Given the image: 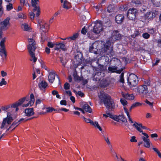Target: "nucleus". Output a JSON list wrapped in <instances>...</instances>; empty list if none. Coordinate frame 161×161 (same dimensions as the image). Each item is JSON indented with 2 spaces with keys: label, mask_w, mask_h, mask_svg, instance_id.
Wrapping results in <instances>:
<instances>
[{
  "label": "nucleus",
  "mask_w": 161,
  "mask_h": 161,
  "mask_svg": "<svg viewBox=\"0 0 161 161\" xmlns=\"http://www.w3.org/2000/svg\"><path fill=\"white\" fill-rule=\"evenodd\" d=\"M18 16L19 18L22 19H25L26 16H24V14L22 13H19L18 14Z\"/></svg>",
  "instance_id": "53"
},
{
  "label": "nucleus",
  "mask_w": 161,
  "mask_h": 161,
  "mask_svg": "<svg viewBox=\"0 0 161 161\" xmlns=\"http://www.w3.org/2000/svg\"><path fill=\"white\" fill-rule=\"evenodd\" d=\"M38 2H39V0H31V1L32 6L34 7V8L33 9V11L34 12L36 11H37L36 16L37 17L39 16L40 13L39 7L36 6V5L38 4Z\"/></svg>",
  "instance_id": "9"
},
{
  "label": "nucleus",
  "mask_w": 161,
  "mask_h": 161,
  "mask_svg": "<svg viewBox=\"0 0 161 161\" xmlns=\"http://www.w3.org/2000/svg\"><path fill=\"white\" fill-rule=\"evenodd\" d=\"M94 125H93L95 127L97 128V129H99V130L100 131H102V129L101 127L99 125L98 122L97 121H95L94 123Z\"/></svg>",
  "instance_id": "40"
},
{
  "label": "nucleus",
  "mask_w": 161,
  "mask_h": 161,
  "mask_svg": "<svg viewBox=\"0 0 161 161\" xmlns=\"http://www.w3.org/2000/svg\"><path fill=\"white\" fill-rule=\"evenodd\" d=\"M81 33L85 35L86 33V29L85 26H84L82 29L81 31Z\"/></svg>",
  "instance_id": "59"
},
{
  "label": "nucleus",
  "mask_w": 161,
  "mask_h": 161,
  "mask_svg": "<svg viewBox=\"0 0 161 161\" xmlns=\"http://www.w3.org/2000/svg\"><path fill=\"white\" fill-rule=\"evenodd\" d=\"M22 26L24 28V30L26 31H29L31 30L30 28L29 27L27 24H23L22 25Z\"/></svg>",
  "instance_id": "32"
},
{
  "label": "nucleus",
  "mask_w": 161,
  "mask_h": 161,
  "mask_svg": "<svg viewBox=\"0 0 161 161\" xmlns=\"http://www.w3.org/2000/svg\"><path fill=\"white\" fill-rule=\"evenodd\" d=\"M60 103L62 105H67V101L66 100H62L60 101Z\"/></svg>",
  "instance_id": "61"
},
{
  "label": "nucleus",
  "mask_w": 161,
  "mask_h": 161,
  "mask_svg": "<svg viewBox=\"0 0 161 161\" xmlns=\"http://www.w3.org/2000/svg\"><path fill=\"white\" fill-rule=\"evenodd\" d=\"M124 110L127 116L129 122L131 123H134L132 119L131 118L130 115L129 113V111L126 107H124Z\"/></svg>",
  "instance_id": "23"
},
{
  "label": "nucleus",
  "mask_w": 161,
  "mask_h": 161,
  "mask_svg": "<svg viewBox=\"0 0 161 161\" xmlns=\"http://www.w3.org/2000/svg\"><path fill=\"white\" fill-rule=\"evenodd\" d=\"M104 53L110 57H113L114 55V52L113 51L112 47L107 50H104Z\"/></svg>",
  "instance_id": "19"
},
{
  "label": "nucleus",
  "mask_w": 161,
  "mask_h": 161,
  "mask_svg": "<svg viewBox=\"0 0 161 161\" xmlns=\"http://www.w3.org/2000/svg\"><path fill=\"white\" fill-rule=\"evenodd\" d=\"M110 118L117 122H119V121L124 123L127 122L126 117L123 114L119 115L118 116L110 115Z\"/></svg>",
  "instance_id": "8"
},
{
  "label": "nucleus",
  "mask_w": 161,
  "mask_h": 161,
  "mask_svg": "<svg viewBox=\"0 0 161 161\" xmlns=\"http://www.w3.org/2000/svg\"><path fill=\"white\" fill-rule=\"evenodd\" d=\"M7 83V82L5 80V79L3 78L2 79L1 81L0 82V86H2L3 85H6Z\"/></svg>",
  "instance_id": "54"
},
{
  "label": "nucleus",
  "mask_w": 161,
  "mask_h": 161,
  "mask_svg": "<svg viewBox=\"0 0 161 161\" xmlns=\"http://www.w3.org/2000/svg\"><path fill=\"white\" fill-rule=\"evenodd\" d=\"M46 33L43 32V33H41V39L42 42H44L47 39Z\"/></svg>",
  "instance_id": "37"
},
{
  "label": "nucleus",
  "mask_w": 161,
  "mask_h": 161,
  "mask_svg": "<svg viewBox=\"0 0 161 161\" xmlns=\"http://www.w3.org/2000/svg\"><path fill=\"white\" fill-rule=\"evenodd\" d=\"M93 44H92L90 46L89 48V52L91 53H94L95 54H97V49L95 48L93 46Z\"/></svg>",
  "instance_id": "26"
},
{
  "label": "nucleus",
  "mask_w": 161,
  "mask_h": 161,
  "mask_svg": "<svg viewBox=\"0 0 161 161\" xmlns=\"http://www.w3.org/2000/svg\"><path fill=\"white\" fill-rule=\"evenodd\" d=\"M60 11H58L57 12H56L53 15V16L52 17L51 19L50 20L49 22L50 23H52V21H51L52 20H53L54 19V17H57L60 13Z\"/></svg>",
  "instance_id": "45"
},
{
  "label": "nucleus",
  "mask_w": 161,
  "mask_h": 161,
  "mask_svg": "<svg viewBox=\"0 0 161 161\" xmlns=\"http://www.w3.org/2000/svg\"><path fill=\"white\" fill-rule=\"evenodd\" d=\"M10 108V105L9 104L7 105L3 106L1 107V109L6 112H7V113L9 112H8L9 110V109Z\"/></svg>",
  "instance_id": "30"
},
{
  "label": "nucleus",
  "mask_w": 161,
  "mask_h": 161,
  "mask_svg": "<svg viewBox=\"0 0 161 161\" xmlns=\"http://www.w3.org/2000/svg\"><path fill=\"white\" fill-rule=\"evenodd\" d=\"M64 88L66 90H69L70 88V85L68 82H66L64 85Z\"/></svg>",
  "instance_id": "50"
},
{
  "label": "nucleus",
  "mask_w": 161,
  "mask_h": 161,
  "mask_svg": "<svg viewBox=\"0 0 161 161\" xmlns=\"http://www.w3.org/2000/svg\"><path fill=\"white\" fill-rule=\"evenodd\" d=\"M111 42L109 40L107 41L106 43L104 45V49L103 50H107L110 48Z\"/></svg>",
  "instance_id": "28"
},
{
  "label": "nucleus",
  "mask_w": 161,
  "mask_h": 161,
  "mask_svg": "<svg viewBox=\"0 0 161 161\" xmlns=\"http://www.w3.org/2000/svg\"><path fill=\"white\" fill-rule=\"evenodd\" d=\"M144 146L147 148H149L150 147V140L145 142Z\"/></svg>",
  "instance_id": "52"
},
{
  "label": "nucleus",
  "mask_w": 161,
  "mask_h": 161,
  "mask_svg": "<svg viewBox=\"0 0 161 161\" xmlns=\"http://www.w3.org/2000/svg\"><path fill=\"white\" fill-rule=\"evenodd\" d=\"M154 5L156 7H161V0H151Z\"/></svg>",
  "instance_id": "24"
},
{
  "label": "nucleus",
  "mask_w": 161,
  "mask_h": 161,
  "mask_svg": "<svg viewBox=\"0 0 161 161\" xmlns=\"http://www.w3.org/2000/svg\"><path fill=\"white\" fill-rule=\"evenodd\" d=\"M155 14L152 12H147L144 15V18L146 20H151L153 19V16L155 17Z\"/></svg>",
  "instance_id": "16"
},
{
  "label": "nucleus",
  "mask_w": 161,
  "mask_h": 161,
  "mask_svg": "<svg viewBox=\"0 0 161 161\" xmlns=\"http://www.w3.org/2000/svg\"><path fill=\"white\" fill-rule=\"evenodd\" d=\"M54 45H55V44L51 42H48L47 43V46L50 48L53 47Z\"/></svg>",
  "instance_id": "57"
},
{
  "label": "nucleus",
  "mask_w": 161,
  "mask_h": 161,
  "mask_svg": "<svg viewBox=\"0 0 161 161\" xmlns=\"http://www.w3.org/2000/svg\"><path fill=\"white\" fill-rule=\"evenodd\" d=\"M38 85L41 90L44 93L46 92V88L48 86L47 84L46 81L42 80L38 83Z\"/></svg>",
  "instance_id": "14"
},
{
  "label": "nucleus",
  "mask_w": 161,
  "mask_h": 161,
  "mask_svg": "<svg viewBox=\"0 0 161 161\" xmlns=\"http://www.w3.org/2000/svg\"><path fill=\"white\" fill-rule=\"evenodd\" d=\"M55 45H56L55 49V50H58L59 49H61L64 51H66V48L65 47V45L61 42L58 43H56Z\"/></svg>",
  "instance_id": "21"
},
{
  "label": "nucleus",
  "mask_w": 161,
  "mask_h": 161,
  "mask_svg": "<svg viewBox=\"0 0 161 161\" xmlns=\"http://www.w3.org/2000/svg\"><path fill=\"white\" fill-rule=\"evenodd\" d=\"M14 119L11 116V114L10 112L7 113L6 117L3 118L1 126L0 127L1 129H5L7 128V126L6 125L7 124L8 125H10L12 122L13 121Z\"/></svg>",
  "instance_id": "4"
},
{
  "label": "nucleus",
  "mask_w": 161,
  "mask_h": 161,
  "mask_svg": "<svg viewBox=\"0 0 161 161\" xmlns=\"http://www.w3.org/2000/svg\"><path fill=\"white\" fill-rule=\"evenodd\" d=\"M98 97L108 110L110 111L114 110L115 106L114 100L110 95L106 93L101 92Z\"/></svg>",
  "instance_id": "1"
},
{
  "label": "nucleus",
  "mask_w": 161,
  "mask_h": 161,
  "mask_svg": "<svg viewBox=\"0 0 161 161\" xmlns=\"http://www.w3.org/2000/svg\"><path fill=\"white\" fill-rule=\"evenodd\" d=\"M119 9L121 11H126L128 9V7L125 5H122L120 6Z\"/></svg>",
  "instance_id": "47"
},
{
  "label": "nucleus",
  "mask_w": 161,
  "mask_h": 161,
  "mask_svg": "<svg viewBox=\"0 0 161 161\" xmlns=\"http://www.w3.org/2000/svg\"><path fill=\"white\" fill-rule=\"evenodd\" d=\"M5 41V38H3L1 41L0 42V45L1 47V49H5L4 42Z\"/></svg>",
  "instance_id": "34"
},
{
  "label": "nucleus",
  "mask_w": 161,
  "mask_h": 161,
  "mask_svg": "<svg viewBox=\"0 0 161 161\" xmlns=\"http://www.w3.org/2000/svg\"><path fill=\"white\" fill-rule=\"evenodd\" d=\"M124 98H121L120 99V102L121 104L124 106V107H125L127 103V102Z\"/></svg>",
  "instance_id": "39"
},
{
  "label": "nucleus",
  "mask_w": 161,
  "mask_h": 161,
  "mask_svg": "<svg viewBox=\"0 0 161 161\" xmlns=\"http://www.w3.org/2000/svg\"><path fill=\"white\" fill-rule=\"evenodd\" d=\"M139 35H140V32L138 31H135L133 35V36H134L135 37Z\"/></svg>",
  "instance_id": "60"
},
{
  "label": "nucleus",
  "mask_w": 161,
  "mask_h": 161,
  "mask_svg": "<svg viewBox=\"0 0 161 161\" xmlns=\"http://www.w3.org/2000/svg\"><path fill=\"white\" fill-rule=\"evenodd\" d=\"M138 10L136 8H129L127 13V16L130 20H135L136 18Z\"/></svg>",
  "instance_id": "6"
},
{
  "label": "nucleus",
  "mask_w": 161,
  "mask_h": 161,
  "mask_svg": "<svg viewBox=\"0 0 161 161\" xmlns=\"http://www.w3.org/2000/svg\"><path fill=\"white\" fill-rule=\"evenodd\" d=\"M60 61H61V63L62 64V65L64 67H65L67 61L66 60L62 58H60Z\"/></svg>",
  "instance_id": "48"
},
{
  "label": "nucleus",
  "mask_w": 161,
  "mask_h": 161,
  "mask_svg": "<svg viewBox=\"0 0 161 161\" xmlns=\"http://www.w3.org/2000/svg\"><path fill=\"white\" fill-rule=\"evenodd\" d=\"M55 75L56 76L58 79V83L60 84V80L59 76L55 74L53 72H50L49 73L48 79L49 82L51 84L53 82L55 79Z\"/></svg>",
  "instance_id": "12"
},
{
  "label": "nucleus",
  "mask_w": 161,
  "mask_h": 161,
  "mask_svg": "<svg viewBox=\"0 0 161 161\" xmlns=\"http://www.w3.org/2000/svg\"><path fill=\"white\" fill-rule=\"evenodd\" d=\"M60 111H62L65 112H67L69 111V109L65 108H61V109H58V113H60Z\"/></svg>",
  "instance_id": "62"
},
{
  "label": "nucleus",
  "mask_w": 161,
  "mask_h": 161,
  "mask_svg": "<svg viewBox=\"0 0 161 161\" xmlns=\"http://www.w3.org/2000/svg\"><path fill=\"white\" fill-rule=\"evenodd\" d=\"M10 127H11L12 129V130H12H14L18 126L17 125H16L15 121H14L11 124V125L10 126Z\"/></svg>",
  "instance_id": "43"
},
{
  "label": "nucleus",
  "mask_w": 161,
  "mask_h": 161,
  "mask_svg": "<svg viewBox=\"0 0 161 161\" xmlns=\"http://www.w3.org/2000/svg\"><path fill=\"white\" fill-rule=\"evenodd\" d=\"M117 69V67H113L111 66H109L108 67V70L111 73H115L116 69Z\"/></svg>",
  "instance_id": "35"
},
{
  "label": "nucleus",
  "mask_w": 161,
  "mask_h": 161,
  "mask_svg": "<svg viewBox=\"0 0 161 161\" xmlns=\"http://www.w3.org/2000/svg\"><path fill=\"white\" fill-rule=\"evenodd\" d=\"M39 24L40 27L42 31L43 32H46L47 31V30H46L45 25H47V24L46 23L45 24L43 25L42 26L40 23H39Z\"/></svg>",
  "instance_id": "36"
},
{
  "label": "nucleus",
  "mask_w": 161,
  "mask_h": 161,
  "mask_svg": "<svg viewBox=\"0 0 161 161\" xmlns=\"http://www.w3.org/2000/svg\"><path fill=\"white\" fill-rule=\"evenodd\" d=\"M13 8V5L11 3H9L6 6V9L7 11H9Z\"/></svg>",
  "instance_id": "46"
},
{
  "label": "nucleus",
  "mask_w": 161,
  "mask_h": 161,
  "mask_svg": "<svg viewBox=\"0 0 161 161\" xmlns=\"http://www.w3.org/2000/svg\"><path fill=\"white\" fill-rule=\"evenodd\" d=\"M69 3L67 0H65L64 2V3L63 5V7L64 8L66 9H68L69 8Z\"/></svg>",
  "instance_id": "31"
},
{
  "label": "nucleus",
  "mask_w": 161,
  "mask_h": 161,
  "mask_svg": "<svg viewBox=\"0 0 161 161\" xmlns=\"http://www.w3.org/2000/svg\"><path fill=\"white\" fill-rule=\"evenodd\" d=\"M29 99V97H23L19 99L18 102L10 105V108H15V111H17L19 110L18 107L21 105L25 101H28Z\"/></svg>",
  "instance_id": "7"
},
{
  "label": "nucleus",
  "mask_w": 161,
  "mask_h": 161,
  "mask_svg": "<svg viewBox=\"0 0 161 161\" xmlns=\"http://www.w3.org/2000/svg\"><path fill=\"white\" fill-rule=\"evenodd\" d=\"M25 112L26 115L28 117L31 116L34 114L33 108L25 109Z\"/></svg>",
  "instance_id": "18"
},
{
  "label": "nucleus",
  "mask_w": 161,
  "mask_h": 161,
  "mask_svg": "<svg viewBox=\"0 0 161 161\" xmlns=\"http://www.w3.org/2000/svg\"><path fill=\"white\" fill-rule=\"evenodd\" d=\"M122 36V35L120 34L118 30H114L112 34V38L116 40H120Z\"/></svg>",
  "instance_id": "13"
},
{
  "label": "nucleus",
  "mask_w": 161,
  "mask_h": 161,
  "mask_svg": "<svg viewBox=\"0 0 161 161\" xmlns=\"http://www.w3.org/2000/svg\"><path fill=\"white\" fill-rule=\"evenodd\" d=\"M145 102L147 104L149 105L151 107H153V102H150L147 99H146V100L145 101Z\"/></svg>",
  "instance_id": "56"
},
{
  "label": "nucleus",
  "mask_w": 161,
  "mask_h": 161,
  "mask_svg": "<svg viewBox=\"0 0 161 161\" xmlns=\"http://www.w3.org/2000/svg\"><path fill=\"white\" fill-rule=\"evenodd\" d=\"M152 149L158 154V157L161 158V153L158 150V149L155 147H153Z\"/></svg>",
  "instance_id": "44"
},
{
  "label": "nucleus",
  "mask_w": 161,
  "mask_h": 161,
  "mask_svg": "<svg viewBox=\"0 0 161 161\" xmlns=\"http://www.w3.org/2000/svg\"><path fill=\"white\" fill-rule=\"evenodd\" d=\"M0 55L2 57V61H4V60H6L7 56V52L5 49H0Z\"/></svg>",
  "instance_id": "20"
},
{
  "label": "nucleus",
  "mask_w": 161,
  "mask_h": 161,
  "mask_svg": "<svg viewBox=\"0 0 161 161\" xmlns=\"http://www.w3.org/2000/svg\"><path fill=\"white\" fill-rule=\"evenodd\" d=\"M121 94L122 96L125 99L132 100L134 98V96L133 94H130L128 93H125L123 92H122Z\"/></svg>",
  "instance_id": "15"
},
{
  "label": "nucleus",
  "mask_w": 161,
  "mask_h": 161,
  "mask_svg": "<svg viewBox=\"0 0 161 161\" xmlns=\"http://www.w3.org/2000/svg\"><path fill=\"white\" fill-rule=\"evenodd\" d=\"M103 137L108 146L111 144L110 142L109 139L108 135L107 136H104L103 135Z\"/></svg>",
  "instance_id": "33"
},
{
  "label": "nucleus",
  "mask_w": 161,
  "mask_h": 161,
  "mask_svg": "<svg viewBox=\"0 0 161 161\" xmlns=\"http://www.w3.org/2000/svg\"><path fill=\"white\" fill-rule=\"evenodd\" d=\"M156 31V30L155 28H148V31L151 34H153Z\"/></svg>",
  "instance_id": "49"
},
{
  "label": "nucleus",
  "mask_w": 161,
  "mask_h": 161,
  "mask_svg": "<svg viewBox=\"0 0 161 161\" xmlns=\"http://www.w3.org/2000/svg\"><path fill=\"white\" fill-rule=\"evenodd\" d=\"M132 126L135 127L140 132H142V130L140 128V127L142 128L143 126L142 124L138 123L136 122H135L134 124L132 125Z\"/></svg>",
  "instance_id": "22"
},
{
  "label": "nucleus",
  "mask_w": 161,
  "mask_h": 161,
  "mask_svg": "<svg viewBox=\"0 0 161 161\" xmlns=\"http://www.w3.org/2000/svg\"><path fill=\"white\" fill-rule=\"evenodd\" d=\"M30 15L31 19H33L35 15V14L33 12H31L30 13Z\"/></svg>",
  "instance_id": "64"
},
{
  "label": "nucleus",
  "mask_w": 161,
  "mask_h": 161,
  "mask_svg": "<svg viewBox=\"0 0 161 161\" xmlns=\"http://www.w3.org/2000/svg\"><path fill=\"white\" fill-rule=\"evenodd\" d=\"M94 25L93 28V32L95 34H98L103 30L102 21L99 20L94 22Z\"/></svg>",
  "instance_id": "5"
},
{
  "label": "nucleus",
  "mask_w": 161,
  "mask_h": 161,
  "mask_svg": "<svg viewBox=\"0 0 161 161\" xmlns=\"http://www.w3.org/2000/svg\"><path fill=\"white\" fill-rule=\"evenodd\" d=\"M46 109V112L47 113H51L53 111L56 110L55 109L53 108V107H48Z\"/></svg>",
  "instance_id": "42"
},
{
  "label": "nucleus",
  "mask_w": 161,
  "mask_h": 161,
  "mask_svg": "<svg viewBox=\"0 0 161 161\" xmlns=\"http://www.w3.org/2000/svg\"><path fill=\"white\" fill-rule=\"evenodd\" d=\"M133 5H135V6L137 7L141 6L142 5V3L139 0H136L132 2Z\"/></svg>",
  "instance_id": "29"
},
{
  "label": "nucleus",
  "mask_w": 161,
  "mask_h": 161,
  "mask_svg": "<svg viewBox=\"0 0 161 161\" xmlns=\"http://www.w3.org/2000/svg\"><path fill=\"white\" fill-rule=\"evenodd\" d=\"M28 42L29 44L27 46V49L31 57L30 60L33 61L34 63H35L37 61V58L35 57V53L34 52L36 48V42L33 38H28Z\"/></svg>",
  "instance_id": "2"
},
{
  "label": "nucleus",
  "mask_w": 161,
  "mask_h": 161,
  "mask_svg": "<svg viewBox=\"0 0 161 161\" xmlns=\"http://www.w3.org/2000/svg\"><path fill=\"white\" fill-rule=\"evenodd\" d=\"M124 73L123 72L121 73L119 76L120 79L119 81L121 83H124Z\"/></svg>",
  "instance_id": "41"
},
{
  "label": "nucleus",
  "mask_w": 161,
  "mask_h": 161,
  "mask_svg": "<svg viewBox=\"0 0 161 161\" xmlns=\"http://www.w3.org/2000/svg\"><path fill=\"white\" fill-rule=\"evenodd\" d=\"M138 76L134 74H130L127 78L128 85L131 87L136 86L138 84Z\"/></svg>",
  "instance_id": "3"
},
{
  "label": "nucleus",
  "mask_w": 161,
  "mask_h": 161,
  "mask_svg": "<svg viewBox=\"0 0 161 161\" xmlns=\"http://www.w3.org/2000/svg\"><path fill=\"white\" fill-rule=\"evenodd\" d=\"M142 37L145 39H147L150 37V35L147 33H144L142 35Z\"/></svg>",
  "instance_id": "51"
},
{
  "label": "nucleus",
  "mask_w": 161,
  "mask_h": 161,
  "mask_svg": "<svg viewBox=\"0 0 161 161\" xmlns=\"http://www.w3.org/2000/svg\"><path fill=\"white\" fill-rule=\"evenodd\" d=\"M144 83L147 86H150L151 85V81L150 79L145 80L144 81Z\"/></svg>",
  "instance_id": "55"
},
{
  "label": "nucleus",
  "mask_w": 161,
  "mask_h": 161,
  "mask_svg": "<svg viewBox=\"0 0 161 161\" xmlns=\"http://www.w3.org/2000/svg\"><path fill=\"white\" fill-rule=\"evenodd\" d=\"M79 36V34L78 33H76L74 34L72 36L68 37L67 40H69V41L70 40H72L74 41L78 38Z\"/></svg>",
  "instance_id": "27"
},
{
  "label": "nucleus",
  "mask_w": 161,
  "mask_h": 161,
  "mask_svg": "<svg viewBox=\"0 0 161 161\" xmlns=\"http://www.w3.org/2000/svg\"><path fill=\"white\" fill-rule=\"evenodd\" d=\"M83 119L87 123H90L92 125H94V122L91 119H87L85 117H83Z\"/></svg>",
  "instance_id": "38"
},
{
  "label": "nucleus",
  "mask_w": 161,
  "mask_h": 161,
  "mask_svg": "<svg viewBox=\"0 0 161 161\" xmlns=\"http://www.w3.org/2000/svg\"><path fill=\"white\" fill-rule=\"evenodd\" d=\"M116 22L118 24H121L124 20V16L122 14L117 15L115 18Z\"/></svg>",
  "instance_id": "17"
},
{
  "label": "nucleus",
  "mask_w": 161,
  "mask_h": 161,
  "mask_svg": "<svg viewBox=\"0 0 161 161\" xmlns=\"http://www.w3.org/2000/svg\"><path fill=\"white\" fill-rule=\"evenodd\" d=\"M130 141L131 142H136L137 141L136 139V137L135 136H132Z\"/></svg>",
  "instance_id": "63"
},
{
  "label": "nucleus",
  "mask_w": 161,
  "mask_h": 161,
  "mask_svg": "<svg viewBox=\"0 0 161 161\" xmlns=\"http://www.w3.org/2000/svg\"><path fill=\"white\" fill-rule=\"evenodd\" d=\"M10 18L9 17H7L3 21L0 22V25L1 26H0L1 28L3 29V31H6L7 30L8 27V25H10L9 20Z\"/></svg>",
  "instance_id": "11"
},
{
  "label": "nucleus",
  "mask_w": 161,
  "mask_h": 161,
  "mask_svg": "<svg viewBox=\"0 0 161 161\" xmlns=\"http://www.w3.org/2000/svg\"><path fill=\"white\" fill-rule=\"evenodd\" d=\"M137 90V92L141 95H146L148 92L147 86L145 85L139 86Z\"/></svg>",
  "instance_id": "10"
},
{
  "label": "nucleus",
  "mask_w": 161,
  "mask_h": 161,
  "mask_svg": "<svg viewBox=\"0 0 161 161\" xmlns=\"http://www.w3.org/2000/svg\"><path fill=\"white\" fill-rule=\"evenodd\" d=\"M83 108L87 112L91 113L92 112L91 107L87 104H84L83 106Z\"/></svg>",
  "instance_id": "25"
},
{
  "label": "nucleus",
  "mask_w": 161,
  "mask_h": 161,
  "mask_svg": "<svg viewBox=\"0 0 161 161\" xmlns=\"http://www.w3.org/2000/svg\"><path fill=\"white\" fill-rule=\"evenodd\" d=\"M142 104L139 102H137L132 104L133 106L134 107L141 106Z\"/></svg>",
  "instance_id": "58"
}]
</instances>
